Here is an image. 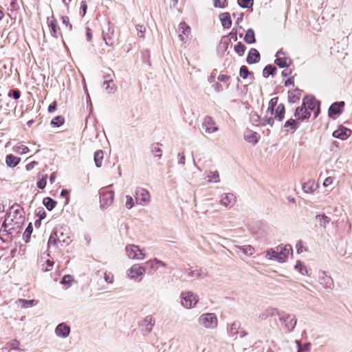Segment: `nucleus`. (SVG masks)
<instances>
[{"label": "nucleus", "mask_w": 352, "mask_h": 352, "mask_svg": "<svg viewBox=\"0 0 352 352\" xmlns=\"http://www.w3.org/2000/svg\"><path fill=\"white\" fill-rule=\"evenodd\" d=\"M318 282L327 290H332L334 287L333 278L324 271L318 272Z\"/></svg>", "instance_id": "obj_12"}, {"label": "nucleus", "mask_w": 352, "mask_h": 352, "mask_svg": "<svg viewBox=\"0 0 352 352\" xmlns=\"http://www.w3.org/2000/svg\"><path fill=\"white\" fill-rule=\"evenodd\" d=\"M280 252H281L282 254L287 259L289 254L292 252V248L290 245L287 244L281 248Z\"/></svg>", "instance_id": "obj_53"}, {"label": "nucleus", "mask_w": 352, "mask_h": 352, "mask_svg": "<svg viewBox=\"0 0 352 352\" xmlns=\"http://www.w3.org/2000/svg\"><path fill=\"white\" fill-rule=\"evenodd\" d=\"M64 118L61 116H58L54 118L51 121V125L53 126L59 127L64 124Z\"/></svg>", "instance_id": "obj_45"}, {"label": "nucleus", "mask_w": 352, "mask_h": 352, "mask_svg": "<svg viewBox=\"0 0 352 352\" xmlns=\"http://www.w3.org/2000/svg\"><path fill=\"white\" fill-rule=\"evenodd\" d=\"M277 69L273 65H266L263 71V75L264 77H267L269 75L274 76L276 74Z\"/></svg>", "instance_id": "obj_38"}, {"label": "nucleus", "mask_w": 352, "mask_h": 352, "mask_svg": "<svg viewBox=\"0 0 352 352\" xmlns=\"http://www.w3.org/2000/svg\"><path fill=\"white\" fill-rule=\"evenodd\" d=\"M53 232L59 243L69 245L72 241L69 229L67 226L56 227L53 230Z\"/></svg>", "instance_id": "obj_4"}, {"label": "nucleus", "mask_w": 352, "mask_h": 352, "mask_svg": "<svg viewBox=\"0 0 352 352\" xmlns=\"http://www.w3.org/2000/svg\"><path fill=\"white\" fill-rule=\"evenodd\" d=\"M294 269L298 272L301 275H308L307 267L300 261H297L294 265Z\"/></svg>", "instance_id": "obj_35"}, {"label": "nucleus", "mask_w": 352, "mask_h": 352, "mask_svg": "<svg viewBox=\"0 0 352 352\" xmlns=\"http://www.w3.org/2000/svg\"><path fill=\"white\" fill-rule=\"evenodd\" d=\"M294 116L298 119L304 120L309 119L311 116V113L302 103L300 107L296 109Z\"/></svg>", "instance_id": "obj_22"}, {"label": "nucleus", "mask_w": 352, "mask_h": 352, "mask_svg": "<svg viewBox=\"0 0 352 352\" xmlns=\"http://www.w3.org/2000/svg\"><path fill=\"white\" fill-rule=\"evenodd\" d=\"M179 31L188 36L190 32V28L185 22H181L179 25Z\"/></svg>", "instance_id": "obj_49"}, {"label": "nucleus", "mask_w": 352, "mask_h": 352, "mask_svg": "<svg viewBox=\"0 0 352 352\" xmlns=\"http://www.w3.org/2000/svg\"><path fill=\"white\" fill-rule=\"evenodd\" d=\"M47 175L43 177L40 180H38L36 183L37 187L40 189H43L46 186Z\"/></svg>", "instance_id": "obj_64"}, {"label": "nucleus", "mask_w": 352, "mask_h": 352, "mask_svg": "<svg viewBox=\"0 0 352 352\" xmlns=\"http://www.w3.org/2000/svg\"><path fill=\"white\" fill-rule=\"evenodd\" d=\"M43 204L45 206V208L48 210H52L56 205V201L55 200H54L53 199H52L51 197H45L43 199Z\"/></svg>", "instance_id": "obj_34"}, {"label": "nucleus", "mask_w": 352, "mask_h": 352, "mask_svg": "<svg viewBox=\"0 0 352 352\" xmlns=\"http://www.w3.org/2000/svg\"><path fill=\"white\" fill-rule=\"evenodd\" d=\"M58 243L57 237L54 234V232H52L47 243V246L50 248V245H56Z\"/></svg>", "instance_id": "obj_61"}, {"label": "nucleus", "mask_w": 352, "mask_h": 352, "mask_svg": "<svg viewBox=\"0 0 352 352\" xmlns=\"http://www.w3.org/2000/svg\"><path fill=\"white\" fill-rule=\"evenodd\" d=\"M237 3L242 8H250L254 5V0H237Z\"/></svg>", "instance_id": "obj_47"}, {"label": "nucleus", "mask_w": 352, "mask_h": 352, "mask_svg": "<svg viewBox=\"0 0 352 352\" xmlns=\"http://www.w3.org/2000/svg\"><path fill=\"white\" fill-rule=\"evenodd\" d=\"M32 231H33V228H32V223H30L28 226V227L26 228L24 233H23V240L28 243L30 239V236H31V234L32 233Z\"/></svg>", "instance_id": "obj_46"}, {"label": "nucleus", "mask_w": 352, "mask_h": 352, "mask_svg": "<svg viewBox=\"0 0 352 352\" xmlns=\"http://www.w3.org/2000/svg\"><path fill=\"white\" fill-rule=\"evenodd\" d=\"M276 57L274 63L280 68H284L289 65L287 63L288 60L291 63V60L285 56V53L282 50L276 52Z\"/></svg>", "instance_id": "obj_19"}, {"label": "nucleus", "mask_w": 352, "mask_h": 352, "mask_svg": "<svg viewBox=\"0 0 352 352\" xmlns=\"http://www.w3.org/2000/svg\"><path fill=\"white\" fill-rule=\"evenodd\" d=\"M239 75L243 79H245L248 76H253V73L249 72L248 68L246 66L243 65L240 67Z\"/></svg>", "instance_id": "obj_51"}, {"label": "nucleus", "mask_w": 352, "mask_h": 352, "mask_svg": "<svg viewBox=\"0 0 352 352\" xmlns=\"http://www.w3.org/2000/svg\"><path fill=\"white\" fill-rule=\"evenodd\" d=\"M302 91L298 88L288 91V101L290 103H295L301 96Z\"/></svg>", "instance_id": "obj_26"}, {"label": "nucleus", "mask_w": 352, "mask_h": 352, "mask_svg": "<svg viewBox=\"0 0 352 352\" xmlns=\"http://www.w3.org/2000/svg\"><path fill=\"white\" fill-rule=\"evenodd\" d=\"M244 138L246 141L250 143L256 144L258 142L257 133L254 131H248L244 135Z\"/></svg>", "instance_id": "obj_33"}, {"label": "nucleus", "mask_w": 352, "mask_h": 352, "mask_svg": "<svg viewBox=\"0 0 352 352\" xmlns=\"http://www.w3.org/2000/svg\"><path fill=\"white\" fill-rule=\"evenodd\" d=\"M351 133L352 131L351 129L342 126L337 130L334 131L332 135L336 138L346 140L351 135Z\"/></svg>", "instance_id": "obj_21"}, {"label": "nucleus", "mask_w": 352, "mask_h": 352, "mask_svg": "<svg viewBox=\"0 0 352 352\" xmlns=\"http://www.w3.org/2000/svg\"><path fill=\"white\" fill-rule=\"evenodd\" d=\"M125 199H126L125 206L128 209H131V208H133V206H134V201H133V197L131 196H130V195H126L125 196Z\"/></svg>", "instance_id": "obj_60"}, {"label": "nucleus", "mask_w": 352, "mask_h": 352, "mask_svg": "<svg viewBox=\"0 0 352 352\" xmlns=\"http://www.w3.org/2000/svg\"><path fill=\"white\" fill-rule=\"evenodd\" d=\"M279 320L288 332H291L294 330L297 322L295 316L287 314L284 311H281L279 314Z\"/></svg>", "instance_id": "obj_6"}, {"label": "nucleus", "mask_w": 352, "mask_h": 352, "mask_svg": "<svg viewBox=\"0 0 352 352\" xmlns=\"http://www.w3.org/2000/svg\"><path fill=\"white\" fill-rule=\"evenodd\" d=\"M237 248L248 256H252L255 252L254 248L250 245H239Z\"/></svg>", "instance_id": "obj_37"}, {"label": "nucleus", "mask_w": 352, "mask_h": 352, "mask_svg": "<svg viewBox=\"0 0 352 352\" xmlns=\"http://www.w3.org/2000/svg\"><path fill=\"white\" fill-rule=\"evenodd\" d=\"M135 199L138 204L148 205L151 201L150 193L147 190L138 187L135 190Z\"/></svg>", "instance_id": "obj_9"}, {"label": "nucleus", "mask_w": 352, "mask_h": 352, "mask_svg": "<svg viewBox=\"0 0 352 352\" xmlns=\"http://www.w3.org/2000/svg\"><path fill=\"white\" fill-rule=\"evenodd\" d=\"M146 270L144 267L134 264L127 270V276L131 280L140 282Z\"/></svg>", "instance_id": "obj_7"}, {"label": "nucleus", "mask_w": 352, "mask_h": 352, "mask_svg": "<svg viewBox=\"0 0 352 352\" xmlns=\"http://www.w3.org/2000/svg\"><path fill=\"white\" fill-rule=\"evenodd\" d=\"M219 19L223 28L228 29L232 25V21L229 12H223L219 14Z\"/></svg>", "instance_id": "obj_25"}, {"label": "nucleus", "mask_w": 352, "mask_h": 352, "mask_svg": "<svg viewBox=\"0 0 352 352\" xmlns=\"http://www.w3.org/2000/svg\"><path fill=\"white\" fill-rule=\"evenodd\" d=\"M125 252L130 259L142 260L145 257V254L140 249V247L134 244L127 245L125 247Z\"/></svg>", "instance_id": "obj_8"}, {"label": "nucleus", "mask_w": 352, "mask_h": 352, "mask_svg": "<svg viewBox=\"0 0 352 352\" xmlns=\"http://www.w3.org/2000/svg\"><path fill=\"white\" fill-rule=\"evenodd\" d=\"M281 312H280L277 309L270 307V308L267 309L265 311V313L262 314L260 317L262 319L266 318L269 316H276V315H277L279 317V314Z\"/></svg>", "instance_id": "obj_40"}, {"label": "nucleus", "mask_w": 352, "mask_h": 352, "mask_svg": "<svg viewBox=\"0 0 352 352\" xmlns=\"http://www.w3.org/2000/svg\"><path fill=\"white\" fill-rule=\"evenodd\" d=\"M207 177L208 178V182L210 183H219L220 182V177L219 171H209Z\"/></svg>", "instance_id": "obj_32"}, {"label": "nucleus", "mask_w": 352, "mask_h": 352, "mask_svg": "<svg viewBox=\"0 0 352 352\" xmlns=\"http://www.w3.org/2000/svg\"><path fill=\"white\" fill-rule=\"evenodd\" d=\"M54 332L57 337L66 338L69 336L71 329L65 322H61L56 326Z\"/></svg>", "instance_id": "obj_16"}, {"label": "nucleus", "mask_w": 352, "mask_h": 352, "mask_svg": "<svg viewBox=\"0 0 352 352\" xmlns=\"http://www.w3.org/2000/svg\"><path fill=\"white\" fill-rule=\"evenodd\" d=\"M315 219L317 222H318L320 226L323 229H325L327 226L331 222V219L325 214H317Z\"/></svg>", "instance_id": "obj_27"}, {"label": "nucleus", "mask_w": 352, "mask_h": 352, "mask_svg": "<svg viewBox=\"0 0 352 352\" xmlns=\"http://www.w3.org/2000/svg\"><path fill=\"white\" fill-rule=\"evenodd\" d=\"M54 265V261L47 259L44 264L42 265L41 270L44 272L50 271Z\"/></svg>", "instance_id": "obj_58"}, {"label": "nucleus", "mask_w": 352, "mask_h": 352, "mask_svg": "<svg viewBox=\"0 0 352 352\" xmlns=\"http://www.w3.org/2000/svg\"><path fill=\"white\" fill-rule=\"evenodd\" d=\"M316 185L314 181H309L302 185V190L305 192L310 193L315 190Z\"/></svg>", "instance_id": "obj_41"}, {"label": "nucleus", "mask_w": 352, "mask_h": 352, "mask_svg": "<svg viewBox=\"0 0 352 352\" xmlns=\"http://www.w3.org/2000/svg\"><path fill=\"white\" fill-rule=\"evenodd\" d=\"M240 327H241V324L239 322H238V321L234 322L230 327V332H229L230 336H234L238 334L239 333V329H240Z\"/></svg>", "instance_id": "obj_44"}, {"label": "nucleus", "mask_w": 352, "mask_h": 352, "mask_svg": "<svg viewBox=\"0 0 352 352\" xmlns=\"http://www.w3.org/2000/svg\"><path fill=\"white\" fill-rule=\"evenodd\" d=\"M202 127L207 133H212L219 130L218 126L215 125V122L211 116H206L202 123Z\"/></svg>", "instance_id": "obj_14"}, {"label": "nucleus", "mask_w": 352, "mask_h": 352, "mask_svg": "<svg viewBox=\"0 0 352 352\" xmlns=\"http://www.w3.org/2000/svg\"><path fill=\"white\" fill-rule=\"evenodd\" d=\"M155 325V320L151 315L146 316L142 322V331L144 335L150 333Z\"/></svg>", "instance_id": "obj_15"}, {"label": "nucleus", "mask_w": 352, "mask_h": 352, "mask_svg": "<svg viewBox=\"0 0 352 352\" xmlns=\"http://www.w3.org/2000/svg\"><path fill=\"white\" fill-rule=\"evenodd\" d=\"M284 127H290L294 131L299 127V124L296 120L289 119L285 122Z\"/></svg>", "instance_id": "obj_43"}, {"label": "nucleus", "mask_w": 352, "mask_h": 352, "mask_svg": "<svg viewBox=\"0 0 352 352\" xmlns=\"http://www.w3.org/2000/svg\"><path fill=\"white\" fill-rule=\"evenodd\" d=\"M16 219V221H14L13 219H10V221L9 222H12V226L14 227V230H16V232L17 233H19L21 230V227H22V224L24 221V217H19L18 218L17 217H15Z\"/></svg>", "instance_id": "obj_29"}, {"label": "nucleus", "mask_w": 352, "mask_h": 352, "mask_svg": "<svg viewBox=\"0 0 352 352\" xmlns=\"http://www.w3.org/2000/svg\"><path fill=\"white\" fill-rule=\"evenodd\" d=\"M236 197L233 193H223L220 196L219 204L226 208H231L234 206Z\"/></svg>", "instance_id": "obj_13"}, {"label": "nucleus", "mask_w": 352, "mask_h": 352, "mask_svg": "<svg viewBox=\"0 0 352 352\" xmlns=\"http://www.w3.org/2000/svg\"><path fill=\"white\" fill-rule=\"evenodd\" d=\"M114 199V192L113 190H102L100 197V206L102 210L110 206Z\"/></svg>", "instance_id": "obj_10"}, {"label": "nucleus", "mask_w": 352, "mask_h": 352, "mask_svg": "<svg viewBox=\"0 0 352 352\" xmlns=\"http://www.w3.org/2000/svg\"><path fill=\"white\" fill-rule=\"evenodd\" d=\"M251 120L254 125H261L262 120L261 117L257 113H254L251 116Z\"/></svg>", "instance_id": "obj_59"}, {"label": "nucleus", "mask_w": 352, "mask_h": 352, "mask_svg": "<svg viewBox=\"0 0 352 352\" xmlns=\"http://www.w3.org/2000/svg\"><path fill=\"white\" fill-rule=\"evenodd\" d=\"M183 272L192 280H199L207 276L208 273L200 267L184 268Z\"/></svg>", "instance_id": "obj_11"}, {"label": "nucleus", "mask_w": 352, "mask_h": 352, "mask_svg": "<svg viewBox=\"0 0 352 352\" xmlns=\"http://www.w3.org/2000/svg\"><path fill=\"white\" fill-rule=\"evenodd\" d=\"M276 255L277 251H275L273 248H270L266 251L265 257L268 260L276 261Z\"/></svg>", "instance_id": "obj_54"}, {"label": "nucleus", "mask_w": 352, "mask_h": 352, "mask_svg": "<svg viewBox=\"0 0 352 352\" xmlns=\"http://www.w3.org/2000/svg\"><path fill=\"white\" fill-rule=\"evenodd\" d=\"M10 214L6 217L0 229V239L3 242L10 241L18 233L12 226V223L9 222Z\"/></svg>", "instance_id": "obj_3"}, {"label": "nucleus", "mask_w": 352, "mask_h": 352, "mask_svg": "<svg viewBox=\"0 0 352 352\" xmlns=\"http://www.w3.org/2000/svg\"><path fill=\"white\" fill-rule=\"evenodd\" d=\"M278 97L272 98L268 104L267 112L270 113L271 115L274 113V108L277 105Z\"/></svg>", "instance_id": "obj_48"}, {"label": "nucleus", "mask_w": 352, "mask_h": 352, "mask_svg": "<svg viewBox=\"0 0 352 352\" xmlns=\"http://www.w3.org/2000/svg\"><path fill=\"white\" fill-rule=\"evenodd\" d=\"M260 59L261 56L258 51L254 48H252L248 52L246 58V62L251 65L258 63Z\"/></svg>", "instance_id": "obj_23"}, {"label": "nucleus", "mask_w": 352, "mask_h": 352, "mask_svg": "<svg viewBox=\"0 0 352 352\" xmlns=\"http://www.w3.org/2000/svg\"><path fill=\"white\" fill-rule=\"evenodd\" d=\"M20 158L12 154L8 155L6 158V163L9 167H15L20 162Z\"/></svg>", "instance_id": "obj_28"}, {"label": "nucleus", "mask_w": 352, "mask_h": 352, "mask_svg": "<svg viewBox=\"0 0 352 352\" xmlns=\"http://www.w3.org/2000/svg\"><path fill=\"white\" fill-rule=\"evenodd\" d=\"M36 214L40 220H43L46 217V212L43 208H37Z\"/></svg>", "instance_id": "obj_62"}, {"label": "nucleus", "mask_w": 352, "mask_h": 352, "mask_svg": "<svg viewBox=\"0 0 352 352\" xmlns=\"http://www.w3.org/2000/svg\"><path fill=\"white\" fill-rule=\"evenodd\" d=\"M162 144H153L152 146V148H151V152L155 156V157H157L159 158H160L162 157V151L161 150L160 148V146Z\"/></svg>", "instance_id": "obj_50"}, {"label": "nucleus", "mask_w": 352, "mask_h": 352, "mask_svg": "<svg viewBox=\"0 0 352 352\" xmlns=\"http://www.w3.org/2000/svg\"><path fill=\"white\" fill-rule=\"evenodd\" d=\"M199 300V296L192 291H184L180 294V304L185 309L195 307Z\"/></svg>", "instance_id": "obj_2"}, {"label": "nucleus", "mask_w": 352, "mask_h": 352, "mask_svg": "<svg viewBox=\"0 0 352 352\" xmlns=\"http://www.w3.org/2000/svg\"><path fill=\"white\" fill-rule=\"evenodd\" d=\"M104 280L108 284H112L114 280V276L110 272H105L104 273Z\"/></svg>", "instance_id": "obj_57"}, {"label": "nucleus", "mask_w": 352, "mask_h": 352, "mask_svg": "<svg viewBox=\"0 0 352 352\" xmlns=\"http://www.w3.org/2000/svg\"><path fill=\"white\" fill-rule=\"evenodd\" d=\"M344 106V102H335L329 108L328 115L330 118H335L336 116L341 114L342 109Z\"/></svg>", "instance_id": "obj_18"}, {"label": "nucleus", "mask_w": 352, "mask_h": 352, "mask_svg": "<svg viewBox=\"0 0 352 352\" xmlns=\"http://www.w3.org/2000/svg\"><path fill=\"white\" fill-rule=\"evenodd\" d=\"M48 20V25L50 28V34L54 38H58L60 35V28L57 25V22L55 19Z\"/></svg>", "instance_id": "obj_24"}, {"label": "nucleus", "mask_w": 352, "mask_h": 352, "mask_svg": "<svg viewBox=\"0 0 352 352\" xmlns=\"http://www.w3.org/2000/svg\"><path fill=\"white\" fill-rule=\"evenodd\" d=\"M285 106L283 104H279L275 110V116L278 118L280 121H282L285 117Z\"/></svg>", "instance_id": "obj_36"}, {"label": "nucleus", "mask_w": 352, "mask_h": 352, "mask_svg": "<svg viewBox=\"0 0 352 352\" xmlns=\"http://www.w3.org/2000/svg\"><path fill=\"white\" fill-rule=\"evenodd\" d=\"M103 160V151L98 150L94 153V162L96 167L100 168L102 166V161Z\"/></svg>", "instance_id": "obj_39"}, {"label": "nucleus", "mask_w": 352, "mask_h": 352, "mask_svg": "<svg viewBox=\"0 0 352 352\" xmlns=\"http://www.w3.org/2000/svg\"><path fill=\"white\" fill-rule=\"evenodd\" d=\"M296 343L298 346V351L297 352H309L311 346V344L309 342H307L303 345H301L299 341H296Z\"/></svg>", "instance_id": "obj_52"}, {"label": "nucleus", "mask_w": 352, "mask_h": 352, "mask_svg": "<svg viewBox=\"0 0 352 352\" xmlns=\"http://www.w3.org/2000/svg\"><path fill=\"white\" fill-rule=\"evenodd\" d=\"M136 30L138 31V35L141 38H144V32L146 31V28L141 25H137Z\"/></svg>", "instance_id": "obj_63"}, {"label": "nucleus", "mask_w": 352, "mask_h": 352, "mask_svg": "<svg viewBox=\"0 0 352 352\" xmlns=\"http://www.w3.org/2000/svg\"><path fill=\"white\" fill-rule=\"evenodd\" d=\"M20 342L19 340L14 339L8 342L5 346V349L8 351L10 350H18L19 348Z\"/></svg>", "instance_id": "obj_42"}, {"label": "nucleus", "mask_w": 352, "mask_h": 352, "mask_svg": "<svg viewBox=\"0 0 352 352\" xmlns=\"http://www.w3.org/2000/svg\"><path fill=\"white\" fill-rule=\"evenodd\" d=\"M14 151L16 153H20V154H25L29 151V148L28 146L21 144L17 145L14 147Z\"/></svg>", "instance_id": "obj_55"}, {"label": "nucleus", "mask_w": 352, "mask_h": 352, "mask_svg": "<svg viewBox=\"0 0 352 352\" xmlns=\"http://www.w3.org/2000/svg\"><path fill=\"white\" fill-rule=\"evenodd\" d=\"M245 45L241 42H239L234 46V51L239 56L243 55V54L245 52Z\"/></svg>", "instance_id": "obj_56"}, {"label": "nucleus", "mask_w": 352, "mask_h": 352, "mask_svg": "<svg viewBox=\"0 0 352 352\" xmlns=\"http://www.w3.org/2000/svg\"><path fill=\"white\" fill-rule=\"evenodd\" d=\"M244 41L248 44H252L256 42L254 32L252 29L250 28L246 31Z\"/></svg>", "instance_id": "obj_31"}, {"label": "nucleus", "mask_w": 352, "mask_h": 352, "mask_svg": "<svg viewBox=\"0 0 352 352\" xmlns=\"http://www.w3.org/2000/svg\"><path fill=\"white\" fill-rule=\"evenodd\" d=\"M113 32V28L111 27V23L108 22L107 30H103L102 31V38L107 45L111 46L113 44L112 38Z\"/></svg>", "instance_id": "obj_20"}, {"label": "nucleus", "mask_w": 352, "mask_h": 352, "mask_svg": "<svg viewBox=\"0 0 352 352\" xmlns=\"http://www.w3.org/2000/svg\"><path fill=\"white\" fill-rule=\"evenodd\" d=\"M103 87L108 94H113L117 90V86L111 74L104 76Z\"/></svg>", "instance_id": "obj_17"}, {"label": "nucleus", "mask_w": 352, "mask_h": 352, "mask_svg": "<svg viewBox=\"0 0 352 352\" xmlns=\"http://www.w3.org/2000/svg\"><path fill=\"white\" fill-rule=\"evenodd\" d=\"M16 303L20 305L22 307L28 308L35 306L37 304V301L35 300H25L19 298L16 300Z\"/></svg>", "instance_id": "obj_30"}, {"label": "nucleus", "mask_w": 352, "mask_h": 352, "mask_svg": "<svg viewBox=\"0 0 352 352\" xmlns=\"http://www.w3.org/2000/svg\"><path fill=\"white\" fill-rule=\"evenodd\" d=\"M218 318L214 313H204L197 318L198 325L204 329L214 330L218 327Z\"/></svg>", "instance_id": "obj_1"}, {"label": "nucleus", "mask_w": 352, "mask_h": 352, "mask_svg": "<svg viewBox=\"0 0 352 352\" xmlns=\"http://www.w3.org/2000/svg\"><path fill=\"white\" fill-rule=\"evenodd\" d=\"M302 104L308 111H314L315 118L318 116L320 112L319 100H317L314 96H307L302 99Z\"/></svg>", "instance_id": "obj_5"}]
</instances>
